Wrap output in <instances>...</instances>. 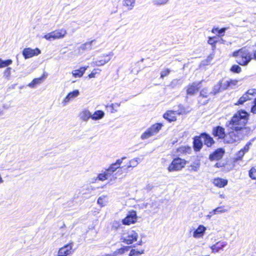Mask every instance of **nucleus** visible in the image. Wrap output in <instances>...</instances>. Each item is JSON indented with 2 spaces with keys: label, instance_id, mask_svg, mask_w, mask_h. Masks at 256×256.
Instances as JSON below:
<instances>
[{
  "label": "nucleus",
  "instance_id": "1",
  "mask_svg": "<svg viewBox=\"0 0 256 256\" xmlns=\"http://www.w3.org/2000/svg\"><path fill=\"white\" fill-rule=\"evenodd\" d=\"M248 114L244 110L238 112L232 118L228 123L227 126L230 130H240L244 132H246L247 130L245 128L248 122Z\"/></svg>",
  "mask_w": 256,
  "mask_h": 256
},
{
  "label": "nucleus",
  "instance_id": "2",
  "mask_svg": "<svg viewBox=\"0 0 256 256\" xmlns=\"http://www.w3.org/2000/svg\"><path fill=\"white\" fill-rule=\"evenodd\" d=\"M236 58V62L240 65L246 66L252 59V54L245 48H243L232 54Z\"/></svg>",
  "mask_w": 256,
  "mask_h": 256
},
{
  "label": "nucleus",
  "instance_id": "3",
  "mask_svg": "<svg viewBox=\"0 0 256 256\" xmlns=\"http://www.w3.org/2000/svg\"><path fill=\"white\" fill-rule=\"evenodd\" d=\"M226 134L224 142L228 144H234L242 140L246 132H242L240 130H230Z\"/></svg>",
  "mask_w": 256,
  "mask_h": 256
},
{
  "label": "nucleus",
  "instance_id": "4",
  "mask_svg": "<svg viewBox=\"0 0 256 256\" xmlns=\"http://www.w3.org/2000/svg\"><path fill=\"white\" fill-rule=\"evenodd\" d=\"M138 238V234L135 230L130 228L122 231L121 234L120 240L127 244H130L136 241Z\"/></svg>",
  "mask_w": 256,
  "mask_h": 256
},
{
  "label": "nucleus",
  "instance_id": "5",
  "mask_svg": "<svg viewBox=\"0 0 256 256\" xmlns=\"http://www.w3.org/2000/svg\"><path fill=\"white\" fill-rule=\"evenodd\" d=\"M186 164V162L184 160L178 158L173 160L168 170L170 172L179 171L185 166Z\"/></svg>",
  "mask_w": 256,
  "mask_h": 256
},
{
  "label": "nucleus",
  "instance_id": "6",
  "mask_svg": "<svg viewBox=\"0 0 256 256\" xmlns=\"http://www.w3.org/2000/svg\"><path fill=\"white\" fill-rule=\"evenodd\" d=\"M67 34L66 30L64 29H60L53 31L44 35V38L48 40H52L55 39L63 38Z\"/></svg>",
  "mask_w": 256,
  "mask_h": 256
},
{
  "label": "nucleus",
  "instance_id": "7",
  "mask_svg": "<svg viewBox=\"0 0 256 256\" xmlns=\"http://www.w3.org/2000/svg\"><path fill=\"white\" fill-rule=\"evenodd\" d=\"M180 108L178 110H168L164 114L163 117L164 118L167 120L168 122H172L176 120V114L180 115L184 112V108L182 106H179Z\"/></svg>",
  "mask_w": 256,
  "mask_h": 256
},
{
  "label": "nucleus",
  "instance_id": "8",
  "mask_svg": "<svg viewBox=\"0 0 256 256\" xmlns=\"http://www.w3.org/2000/svg\"><path fill=\"white\" fill-rule=\"evenodd\" d=\"M137 216L135 211L129 212L126 216L122 220L123 224L130 225L132 224H134L136 222Z\"/></svg>",
  "mask_w": 256,
  "mask_h": 256
},
{
  "label": "nucleus",
  "instance_id": "9",
  "mask_svg": "<svg viewBox=\"0 0 256 256\" xmlns=\"http://www.w3.org/2000/svg\"><path fill=\"white\" fill-rule=\"evenodd\" d=\"M40 53V50L38 48L32 49L31 48H25L22 51V54L25 59L30 58L34 56H38Z\"/></svg>",
  "mask_w": 256,
  "mask_h": 256
},
{
  "label": "nucleus",
  "instance_id": "10",
  "mask_svg": "<svg viewBox=\"0 0 256 256\" xmlns=\"http://www.w3.org/2000/svg\"><path fill=\"white\" fill-rule=\"evenodd\" d=\"M73 246V243L70 242L68 244H66L63 247L60 248L58 254L60 256H67L72 254L73 251L72 248Z\"/></svg>",
  "mask_w": 256,
  "mask_h": 256
},
{
  "label": "nucleus",
  "instance_id": "11",
  "mask_svg": "<svg viewBox=\"0 0 256 256\" xmlns=\"http://www.w3.org/2000/svg\"><path fill=\"white\" fill-rule=\"evenodd\" d=\"M212 93L208 92L207 88H204L200 92V95L198 97V102L202 104H207L208 101V96Z\"/></svg>",
  "mask_w": 256,
  "mask_h": 256
},
{
  "label": "nucleus",
  "instance_id": "12",
  "mask_svg": "<svg viewBox=\"0 0 256 256\" xmlns=\"http://www.w3.org/2000/svg\"><path fill=\"white\" fill-rule=\"evenodd\" d=\"M212 134L214 137H218L220 139H224V141L226 135L224 128L220 126H218L213 128Z\"/></svg>",
  "mask_w": 256,
  "mask_h": 256
},
{
  "label": "nucleus",
  "instance_id": "13",
  "mask_svg": "<svg viewBox=\"0 0 256 256\" xmlns=\"http://www.w3.org/2000/svg\"><path fill=\"white\" fill-rule=\"evenodd\" d=\"M80 95V92L78 90H76L72 92H69L65 97L62 102L64 106H66L70 100H74Z\"/></svg>",
  "mask_w": 256,
  "mask_h": 256
},
{
  "label": "nucleus",
  "instance_id": "14",
  "mask_svg": "<svg viewBox=\"0 0 256 256\" xmlns=\"http://www.w3.org/2000/svg\"><path fill=\"white\" fill-rule=\"evenodd\" d=\"M224 153V150L222 148H218L210 155L209 159L212 161L218 160L222 158Z\"/></svg>",
  "mask_w": 256,
  "mask_h": 256
},
{
  "label": "nucleus",
  "instance_id": "15",
  "mask_svg": "<svg viewBox=\"0 0 256 256\" xmlns=\"http://www.w3.org/2000/svg\"><path fill=\"white\" fill-rule=\"evenodd\" d=\"M228 244V242L226 241H219L216 244L212 246L210 248L212 252H218L220 250H223V248Z\"/></svg>",
  "mask_w": 256,
  "mask_h": 256
},
{
  "label": "nucleus",
  "instance_id": "16",
  "mask_svg": "<svg viewBox=\"0 0 256 256\" xmlns=\"http://www.w3.org/2000/svg\"><path fill=\"white\" fill-rule=\"evenodd\" d=\"M206 230V228L205 226L202 225L199 226L194 232L193 236L196 238H202L205 233Z\"/></svg>",
  "mask_w": 256,
  "mask_h": 256
},
{
  "label": "nucleus",
  "instance_id": "17",
  "mask_svg": "<svg viewBox=\"0 0 256 256\" xmlns=\"http://www.w3.org/2000/svg\"><path fill=\"white\" fill-rule=\"evenodd\" d=\"M201 139L202 140L204 144L208 146H212L214 143L212 138L206 133L201 134Z\"/></svg>",
  "mask_w": 256,
  "mask_h": 256
},
{
  "label": "nucleus",
  "instance_id": "18",
  "mask_svg": "<svg viewBox=\"0 0 256 256\" xmlns=\"http://www.w3.org/2000/svg\"><path fill=\"white\" fill-rule=\"evenodd\" d=\"M202 82H194L192 85L189 86L187 90V94H194L197 92L200 88V84Z\"/></svg>",
  "mask_w": 256,
  "mask_h": 256
},
{
  "label": "nucleus",
  "instance_id": "19",
  "mask_svg": "<svg viewBox=\"0 0 256 256\" xmlns=\"http://www.w3.org/2000/svg\"><path fill=\"white\" fill-rule=\"evenodd\" d=\"M202 140L201 139V135L199 137H196L194 140V148L195 150L199 151L202 146Z\"/></svg>",
  "mask_w": 256,
  "mask_h": 256
},
{
  "label": "nucleus",
  "instance_id": "20",
  "mask_svg": "<svg viewBox=\"0 0 256 256\" xmlns=\"http://www.w3.org/2000/svg\"><path fill=\"white\" fill-rule=\"evenodd\" d=\"M162 126V124L156 123L153 124L150 128H149L148 130H150L152 134L154 136L159 132V131L161 130Z\"/></svg>",
  "mask_w": 256,
  "mask_h": 256
},
{
  "label": "nucleus",
  "instance_id": "21",
  "mask_svg": "<svg viewBox=\"0 0 256 256\" xmlns=\"http://www.w3.org/2000/svg\"><path fill=\"white\" fill-rule=\"evenodd\" d=\"M80 118L84 122H87L90 118H92V114L88 110H84L80 114Z\"/></svg>",
  "mask_w": 256,
  "mask_h": 256
},
{
  "label": "nucleus",
  "instance_id": "22",
  "mask_svg": "<svg viewBox=\"0 0 256 256\" xmlns=\"http://www.w3.org/2000/svg\"><path fill=\"white\" fill-rule=\"evenodd\" d=\"M44 78L45 76L44 75L40 78H34L28 84V86L32 88H35L36 85L40 84Z\"/></svg>",
  "mask_w": 256,
  "mask_h": 256
},
{
  "label": "nucleus",
  "instance_id": "23",
  "mask_svg": "<svg viewBox=\"0 0 256 256\" xmlns=\"http://www.w3.org/2000/svg\"><path fill=\"white\" fill-rule=\"evenodd\" d=\"M88 68V66L86 67H81L78 70H74L72 72V74L75 78H80L84 73L85 71Z\"/></svg>",
  "mask_w": 256,
  "mask_h": 256
},
{
  "label": "nucleus",
  "instance_id": "24",
  "mask_svg": "<svg viewBox=\"0 0 256 256\" xmlns=\"http://www.w3.org/2000/svg\"><path fill=\"white\" fill-rule=\"evenodd\" d=\"M214 184L219 188H223L228 184V180L222 178H216L214 180Z\"/></svg>",
  "mask_w": 256,
  "mask_h": 256
},
{
  "label": "nucleus",
  "instance_id": "25",
  "mask_svg": "<svg viewBox=\"0 0 256 256\" xmlns=\"http://www.w3.org/2000/svg\"><path fill=\"white\" fill-rule=\"evenodd\" d=\"M95 42L96 40H94L82 44L79 48L80 50L83 51L91 50L92 49V44Z\"/></svg>",
  "mask_w": 256,
  "mask_h": 256
},
{
  "label": "nucleus",
  "instance_id": "26",
  "mask_svg": "<svg viewBox=\"0 0 256 256\" xmlns=\"http://www.w3.org/2000/svg\"><path fill=\"white\" fill-rule=\"evenodd\" d=\"M104 115V112L102 110H96L93 114H92V119L94 120L102 119Z\"/></svg>",
  "mask_w": 256,
  "mask_h": 256
},
{
  "label": "nucleus",
  "instance_id": "27",
  "mask_svg": "<svg viewBox=\"0 0 256 256\" xmlns=\"http://www.w3.org/2000/svg\"><path fill=\"white\" fill-rule=\"evenodd\" d=\"M135 2V0H123V5L126 6L128 10H131Z\"/></svg>",
  "mask_w": 256,
  "mask_h": 256
},
{
  "label": "nucleus",
  "instance_id": "28",
  "mask_svg": "<svg viewBox=\"0 0 256 256\" xmlns=\"http://www.w3.org/2000/svg\"><path fill=\"white\" fill-rule=\"evenodd\" d=\"M126 157H122V158L116 161V162L114 163L116 165V166H118L120 168V169L117 171L115 175H116V174H121L123 173L122 168L124 170V167L122 166V168H120V166L122 164L123 160L126 159Z\"/></svg>",
  "mask_w": 256,
  "mask_h": 256
},
{
  "label": "nucleus",
  "instance_id": "29",
  "mask_svg": "<svg viewBox=\"0 0 256 256\" xmlns=\"http://www.w3.org/2000/svg\"><path fill=\"white\" fill-rule=\"evenodd\" d=\"M110 60V58L108 60H94L91 64L93 66H102L108 63Z\"/></svg>",
  "mask_w": 256,
  "mask_h": 256
},
{
  "label": "nucleus",
  "instance_id": "30",
  "mask_svg": "<svg viewBox=\"0 0 256 256\" xmlns=\"http://www.w3.org/2000/svg\"><path fill=\"white\" fill-rule=\"evenodd\" d=\"M192 150L189 146H182L178 149V152L180 154H189L190 152Z\"/></svg>",
  "mask_w": 256,
  "mask_h": 256
},
{
  "label": "nucleus",
  "instance_id": "31",
  "mask_svg": "<svg viewBox=\"0 0 256 256\" xmlns=\"http://www.w3.org/2000/svg\"><path fill=\"white\" fill-rule=\"evenodd\" d=\"M140 162V160L139 158H136L132 159L130 161L129 164L127 168L131 167H136Z\"/></svg>",
  "mask_w": 256,
  "mask_h": 256
},
{
  "label": "nucleus",
  "instance_id": "32",
  "mask_svg": "<svg viewBox=\"0 0 256 256\" xmlns=\"http://www.w3.org/2000/svg\"><path fill=\"white\" fill-rule=\"evenodd\" d=\"M252 98L250 96H248V94H246V93L243 94L242 96H241L238 102V104H243L245 102L247 101L248 100H251Z\"/></svg>",
  "mask_w": 256,
  "mask_h": 256
},
{
  "label": "nucleus",
  "instance_id": "33",
  "mask_svg": "<svg viewBox=\"0 0 256 256\" xmlns=\"http://www.w3.org/2000/svg\"><path fill=\"white\" fill-rule=\"evenodd\" d=\"M222 86L220 82H218L216 85L214 86L212 92H210L213 95H215L216 94L220 92L222 90Z\"/></svg>",
  "mask_w": 256,
  "mask_h": 256
},
{
  "label": "nucleus",
  "instance_id": "34",
  "mask_svg": "<svg viewBox=\"0 0 256 256\" xmlns=\"http://www.w3.org/2000/svg\"><path fill=\"white\" fill-rule=\"evenodd\" d=\"M227 211L226 210L224 209L223 207L220 206L216 208L210 212V214H217L220 213H224Z\"/></svg>",
  "mask_w": 256,
  "mask_h": 256
},
{
  "label": "nucleus",
  "instance_id": "35",
  "mask_svg": "<svg viewBox=\"0 0 256 256\" xmlns=\"http://www.w3.org/2000/svg\"><path fill=\"white\" fill-rule=\"evenodd\" d=\"M106 196H102L98 198V204H100L101 206H105L107 202L106 200Z\"/></svg>",
  "mask_w": 256,
  "mask_h": 256
},
{
  "label": "nucleus",
  "instance_id": "36",
  "mask_svg": "<svg viewBox=\"0 0 256 256\" xmlns=\"http://www.w3.org/2000/svg\"><path fill=\"white\" fill-rule=\"evenodd\" d=\"M12 64V60H4L0 58V68L6 67Z\"/></svg>",
  "mask_w": 256,
  "mask_h": 256
},
{
  "label": "nucleus",
  "instance_id": "37",
  "mask_svg": "<svg viewBox=\"0 0 256 256\" xmlns=\"http://www.w3.org/2000/svg\"><path fill=\"white\" fill-rule=\"evenodd\" d=\"M218 42V40H216V36L210 37L208 41V44L212 46L213 48H216V44Z\"/></svg>",
  "mask_w": 256,
  "mask_h": 256
},
{
  "label": "nucleus",
  "instance_id": "38",
  "mask_svg": "<svg viewBox=\"0 0 256 256\" xmlns=\"http://www.w3.org/2000/svg\"><path fill=\"white\" fill-rule=\"evenodd\" d=\"M144 253V250H138L135 249H132L129 254V256H140Z\"/></svg>",
  "mask_w": 256,
  "mask_h": 256
},
{
  "label": "nucleus",
  "instance_id": "39",
  "mask_svg": "<svg viewBox=\"0 0 256 256\" xmlns=\"http://www.w3.org/2000/svg\"><path fill=\"white\" fill-rule=\"evenodd\" d=\"M130 248L129 246H124L123 248L117 250L114 252L116 254H122L128 251Z\"/></svg>",
  "mask_w": 256,
  "mask_h": 256
},
{
  "label": "nucleus",
  "instance_id": "40",
  "mask_svg": "<svg viewBox=\"0 0 256 256\" xmlns=\"http://www.w3.org/2000/svg\"><path fill=\"white\" fill-rule=\"evenodd\" d=\"M220 84L222 86V90H224L227 88L228 86H230L229 81L224 80H223L219 81Z\"/></svg>",
  "mask_w": 256,
  "mask_h": 256
},
{
  "label": "nucleus",
  "instance_id": "41",
  "mask_svg": "<svg viewBox=\"0 0 256 256\" xmlns=\"http://www.w3.org/2000/svg\"><path fill=\"white\" fill-rule=\"evenodd\" d=\"M152 136V134L151 132H150V130L148 128L145 132H144L142 134L140 138L142 140H146L150 138Z\"/></svg>",
  "mask_w": 256,
  "mask_h": 256
},
{
  "label": "nucleus",
  "instance_id": "42",
  "mask_svg": "<svg viewBox=\"0 0 256 256\" xmlns=\"http://www.w3.org/2000/svg\"><path fill=\"white\" fill-rule=\"evenodd\" d=\"M249 176L251 178L256 180V168H252L250 170Z\"/></svg>",
  "mask_w": 256,
  "mask_h": 256
},
{
  "label": "nucleus",
  "instance_id": "43",
  "mask_svg": "<svg viewBox=\"0 0 256 256\" xmlns=\"http://www.w3.org/2000/svg\"><path fill=\"white\" fill-rule=\"evenodd\" d=\"M120 226L121 224L120 221L114 220L112 223V228L114 230H116L120 228Z\"/></svg>",
  "mask_w": 256,
  "mask_h": 256
},
{
  "label": "nucleus",
  "instance_id": "44",
  "mask_svg": "<svg viewBox=\"0 0 256 256\" xmlns=\"http://www.w3.org/2000/svg\"><path fill=\"white\" fill-rule=\"evenodd\" d=\"M230 70L234 72L239 73L241 71V68L238 65H234Z\"/></svg>",
  "mask_w": 256,
  "mask_h": 256
},
{
  "label": "nucleus",
  "instance_id": "45",
  "mask_svg": "<svg viewBox=\"0 0 256 256\" xmlns=\"http://www.w3.org/2000/svg\"><path fill=\"white\" fill-rule=\"evenodd\" d=\"M168 0H154L153 4L154 5H163L167 3Z\"/></svg>",
  "mask_w": 256,
  "mask_h": 256
},
{
  "label": "nucleus",
  "instance_id": "46",
  "mask_svg": "<svg viewBox=\"0 0 256 256\" xmlns=\"http://www.w3.org/2000/svg\"><path fill=\"white\" fill-rule=\"evenodd\" d=\"M97 178L100 181H104L108 178L106 176V174L105 172L100 174L97 177Z\"/></svg>",
  "mask_w": 256,
  "mask_h": 256
},
{
  "label": "nucleus",
  "instance_id": "47",
  "mask_svg": "<svg viewBox=\"0 0 256 256\" xmlns=\"http://www.w3.org/2000/svg\"><path fill=\"white\" fill-rule=\"evenodd\" d=\"M170 69L162 70L160 73V78H163L164 77L167 76L170 73Z\"/></svg>",
  "mask_w": 256,
  "mask_h": 256
},
{
  "label": "nucleus",
  "instance_id": "48",
  "mask_svg": "<svg viewBox=\"0 0 256 256\" xmlns=\"http://www.w3.org/2000/svg\"><path fill=\"white\" fill-rule=\"evenodd\" d=\"M244 154H245V152H244V150L242 149L240 150L237 153V154H236V156H237L236 160H240L243 157V156H244Z\"/></svg>",
  "mask_w": 256,
  "mask_h": 256
},
{
  "label": "nucleus",
  "instance_id": "49",
  "mask_svg": "<svg viewBox=\"0 0 256 256\" xmlns=\"http://www.w3.org/2000/svg\"><path fill=\"white\" fill-rule=\"evenodd\" d=\"M246 94H248V96H250L252 98V96H253L254 94H256V90L250 89L247 91L246 92Z\"/></svg>",
  "mask_w": 256,
  "mask_h": 256
},
{
  "label": "nucleus",
  "instance_id": "50",
  "mask_svg": "<svg viewBox=\"0 0 256 256\" xmlns=\"http://www.w3.org/2000/svg\"><path fill=\"white\" fill-rule=\"evenodd\" d=\"M2 108L6 110H8L12 107V102H8L4 103L2 106Z\"/></svg>",
  "mask_w": 256,
  "mask_h": 256
},
{
  "label": "nucleus",
  "instance_id": "51",
  "mask_svg": "<svg viewBox=\"0 0 256 256\" xmlns=\"http://www.w3.org/2000/svg\"><path fill=\"white\" fill-rule=\"evenodd\" d=\"M119 168L118 166H116V165L114 164H112L110 165L108 169H110V170L114 172H115Z\"/></svg>",
  "mask_w": 256,
  "mask_h": 256
},
{
  "label": "nucleus",
  "instance_id": "52",
  "mask_svg": "<svg viewBox=\"0 0 256 256\" xmlns=\"http://www.w3.org/2000/svg\"><path fill=\"white\" fill-rule=\"evenodd\" d=\"M251 144V142H248L244 146V148L242 149L245 153L247 152L250 149V146Z\"/></svg>",
  "mask_w": 256,
  "mask_h": 256
},
{
  "label": "nucleus",
  "instance_id": "53",
  "mask_svg": "<svg viewBox=\"0 0 256 256\" xmlns=\"http://www.w3.org/2000/svg\"><path fill=\"white\" fill-rule=\"evenodd\" d=\"M226 30H227V28H222L221 29H219V30L218 32V36L220 37L223 36Z\"/></svg>",
  "mask_w": 256,
  "mask_h": 256
},
{
  "label": "nucleus",
  "instance_id": "54",
  "mask_svg": "<svg viewBox=\"0 0 256 256\" xmlns=\"http://www.w3.org/2000/svg\"><path fill=\"white\" fill-rule=\"evenodd\" d=\"M10 70H11V68H7L4 70V76L8 78V77H9L10 76Z\"/></svg>",
  "mask_w": 256,
  "mask_h": 256
},
{
  "label": "nucleus",
  "instance_id": "55",
  "mask_svg": "<svg viewBox=\"0 0 256 256\" xmlns=\"http://www.w3.org/2000/svg\"><path fill=\"white\" fill-rule=\"evenodd\" d=\"M191 170L194 171V172H197L200 168V164H197L196 165L194 166H191Z\"/></svg>",
  "mask_w": 256,
  "mask_h": 256
},
{
  "label": "nucleus",
  "instance_id": "56",
  "mask_svg": "<svg viewBox=\"0 0 256 256\" xmlns=\"http://www.w3.org/2000/svg\"><path fill=\"white\" fill-rule=\"evenodd\" d=\"M106 174V176L107 178H108L110 176H112L113 174H114V172L112 171H110V169H107L105 172H104Z\"/></svg>",
  "mask_w": 256,
  "mask_h": 256
},
{
  "label": "nucleus",
  "instance_id": "57",
  "mask_svg": "<svg viewBox=\"0 0 256 256\" xmlns=\"http://www.w3.org/2000/svg\"><path fill=\"white\" fill-rule=\"evenodd\" d=\"M238 82V80H231L229 82L230 86H231L236 85L237 84Z\"/></svg>",
  "mask_w": 256,
  "mask_h": 256
},
{
  "label": "nucleus",
  "instance_id": "58",
  "mask_svg": "<svg viewBox=\"0 0 256 256\" xmlns=\"http://www.w3.org/2000/svg\"><path fill=\"white\" fill-rule=\"evenodd\" d=\"M96 72H94V71L92 72L89 75H88V77L90 78H94L95 77V76H96Z\"/></svg>",
  "mask_w": 256,
  "mask_h": 256
},
{
  "label": "nucleus",
  "instance_id": "59",
  "mask_svg": "<svg viewBox=\"0 0 256 256\" xmlns=\"http://www.w3.org/2000/svg\"><path fill=\"white\" fill-rule=\"evenodd\" d=\"M251 112L254 114H256V106H254L251 108Z\"/></svg>",
  "mask_w": 256,
  "mask_h": 256
},
{
  "label": "nucleus",
  "instance_id": "60",
  "mask_svg": "<svg viewBox=\"0 0 256 256\" xmlns=\"http://www.w3.org/2000/svg\"><path fill=\"white\" fill-rule=\"evenodd\" d=\"M218 30H219V28H212V33L214 34V33H216V32H218Z\"/></svg>",
  "mask_w": 256,
  "mask_h": 256
},
{
  "label": "nucleus",
  "instance_id": "61",
  "mask_svg": "<svg viewBox=\"0 0 256 256\" xmlns=\"http://www.w3.org/2000/svg\"><path fill=\"white\" fill-rule=\"evenodd\" d=\"M152 186L150 185V184H148L146 187V189L147 190H150L152 189Z\"/></svg>",
  "mask_w": 256,
  "mask_h": 256
},
{
  "label": "nucleus",
  "instance_id": "62",
  "mask_svg": "<svg viewBox=\"0 0 256 256\" xmlns=\"http://www.w3.org/2000/svg\"><path fill=\"white\" fill-rule=\"evenodd\" d=\"M110 106L112 107V109L114 110V112H117L118 111V110L114 108L115 106H114V104H112V105Z\"/></svg>",
  "mask_w": 256,
  "mask_h": 256
},
{
  "label": "nucleus",
  "instance_id": "63",
  "mask_svg": "<svg viewBox=\"0 0 256 256\" xmlns=\"http://www.w3.org/2000/svg\"><path fill=\"white\" fill-rule=\"evenodd\" d=\"M212 214H210V212L209 214L206 216V218L210 219L212 217Z\"/></svg>",
  "mask_w": 256,
  "mask_h": 256
},
{
  "label": "nucleus",
  "instance_id": "64",
  "mask_svg": "<svg viewBox=\"0 0 256 256\" xmlns=\"http://www.w3.org/2000/svg\"><path fill=\"white\" fill-rule=\"evenodd\" d=\"M254 58L256 60V50L254 52Z\"/></svg>",
  "mask_w": 256,
  "mask_h": 256
}]
</instances>
